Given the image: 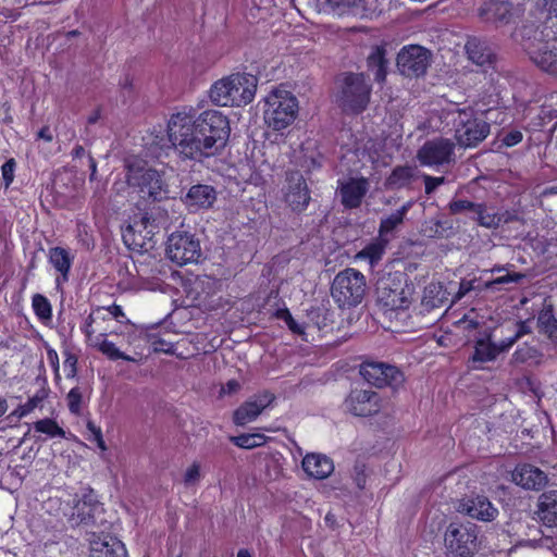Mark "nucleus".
<instances>
[{"instance_id": "1", "label": "nucleus", "mask_w": 557, "mask_h": 557, "mask_svg": "<svg viewBox=\"0 0 557 557\" xmlns=\"http://www.w3.org/2000/svg\"><path fill=\"white\" fill-rule=\"evenodd\" d=\"M230 134V121L218 110L203 111L197 117L180 112L168 123L169 140L178 156L198 162L219 154Z\"/></svg>"}, {"instance_id": "2", "label": "nucleus", "mask_w": 557, "mask_h": 557, "mask_svg": "<svg viewBox=\"0 0 557 557\" xmlns=\"http://www.w3.org/2000/svg\"><path fill=\"white\" fill-rule=\"evenodd\" d=\"M372 85L364 73L344 72L336 78L335 99L346 114H360L370 103Z\"/></svg>"}, {"instance_id": "3", "label": "nucleus", "mask_w": 557, "mask_h": 557, "mask_svg": "<svg viewBox=\"0 0 557 557\" xmlns=\"http://www.w3.org/2000/svg\"><path fill=\"white\" fill-rule=\"evenodd\" d=\"M258 79L252 74L235 73L215 82L210 89L211 101L221 107H242L250 103Z\"/></svg>"}, {"instance_id": "4", "label": "nucleus", "mask_w": 557, "mask_h": 557, "mask_svg": "<svg viewBox=\"0 0 557 557\" xmlns=\"http://www.w3.org/2000/svg\"><path fill=\"white\" fill-rule=\"evenodd\" d=\"M414 293V284L400 271L382 274L375 284L376 301L385 310L408 309Z\"/></svg>"}, {"instance_id": "5", "label": "nucleus", "mask_w": 557, "mask_h": 557, "mask_svg": "<svg viewBox=\"0 0 557 557\" xmlns=\"http://www.w3.org/2000/svg\"><path fill=\"white\" fill-rule=\"evenodd\" d=\"M74 506L70 516V522L74 527L85 528L87 534L92 531L104 533L109 530V521L106 518L103 505L90 487H85L75 495Z\"/></svg>"}, {"instance_id": "6", "label": "nucleus", "mask_w": 557, "mask_h": 557, "mask_svg": "<svg viewBox=\"0 0 557 557\" xmlns=\"http://www.w3.org/2000/svg\"><path fill=\"white\" fill-rule=\"evenodd\" d=\"M126 183L145 200L156 202L169 198V187L163 175L139 162L126 163Z\"/></svg>"}, {"instance_id": "7", "label": "nucleus", "mask_w": 557, "mask_h": 557, "mask_svg": "<svg viewBox=\"0 0 557 557\" xmlns=\"http://www.w3.org/2000/svg\"><path fill=\"white\" fill-rule=\"evenodd\" d=\"M455 139L461 148H474L490 134L491 125L471 108L456 109L451 113Z\"/></svg>"}, {"instance_id": "8", "label": "nucleus", "mask_w": 557, "mask_h": 557, "mask_svg": "<svg viewBox=\"0 0 557 557\" xmlns=\"http://www.w3.org/2000/svg\"><path fill=\"white\" fill-rule=\"evenodd\" d=\"M522 49L530 60L542 71L557 75V48L543 40L542 33L534 26H523L520 29Z\"/></svg>"}, {"instance_id": "9", "label": "nucleus", "mask_w": 557, "mask_h": 557, "mask_svg": "<svg viewBox=\"0 0 557 557\" xmlns=\"http://www.w3.org/2000/svg\"><path fill=\"white\" fill-rule=\"evenodd\" d=\"M298 112L297 98L286 90H274L265 98L264 122L274 131L289 126Z\"/></svg>"}, {"instance_id": "10", "label": "nucleus", "mask_w": 557, "mask_h": 557, "mask_svg": "<svg viewBox=\"0 0 557 557\" xmlns=\"http://www.w3.org/2000/svg\"><path fill=\"white\" fill-rule=\"evenodd\" d=\"M367 290L364 275L351 268L336 274L331 286V295L339 307H356Z\"/></svg>"}, {"instance_id": "11", "label": "nucleus", "mask_w": 557, "mask_h": 557, "mask_svg": "<svg viewBox=\"0 0 557 557\" xmlns=\"http://www.w3.org/2000/svg\"><path fill=\"white\" fill-rule=\"evenodd\" d=\"M166 256L177 265L198 263L202 257L199 239L187 232L172 233L166 242Z\"/></svg>"}, {"instance_id": "12", "label": "nucleus", "mask_w": 557, "mask_h": 557, "mask_svg": "<svg viewBox=\"0 0 557 557\" xmlns=\"http://www.w3.org/2000/svg\"><path fill=\"white\" fill-rule=\"evenodd\" d=\"M445 544L455 557H470L478 550V527L474 523H450L445 533Z\"/></svg>"}, {"instance_id": "13", "label": "nucleus", "mask_w": 557, "mask_h": 557, "mask_svg": "<svg viewBox=\"0 0 557 557\" xmlns=\"http://www.w3.org/2000/svg\"><path fill=\"white\" fill-rule=\"evenodd\" d=\"M360 374L369 384L379 388H397L405 381L404 373L396 366L377 360L363 361L360 364Z\"/></svg>"}, {"instance_id": "14", "label": "nucleus", "mask_w": 557, "mask_h": 557, "mask_svg": "<svg viewBox=\"0 0 557 557\" xmlns=\"http://www.w3.org/2000/svg\"><path fill=\"white\" fill-rule=\"evenodd\" d=\"M432 53L422 46L404 47L397 54V69L406 77H420L431 65Z\"/></svg>"}, {"instance_id": "15", "label": "nucleus", "mask_w": 557, "mask_h": 557, "mask_svg": "<svg viewBox=\"0 0 557 557\" xmlns=\"http://www.w3.org/2000/svg\"><path fill=\"white\" fill-rule=\"evenodd\" d=\"M455 143L438 137L425 141L417 152V159L424 166H441L455 161Z\"/></svg>"}, {"instance_id": "16", "label": "nucleus", "mask_w": 557, "mask_h": 557, "mask_svg": "<svg viewBox=\"0 0 557 557\" xmlns=\"http://www.w3.org/2000/svg\"><path fill=\"white\" fill-rule=\"evenodd\" d=\"M455 508L459 513L484 522L494 521L498 516V509L485 495H466L458 499Z\"/></svg>"}, {"instance_id": "17", "label": "nucleus", "mask_w": 557, "mask_h": 557, "mask_svg": "<svg viewBox=\"0 0 557 557\" xmlns=\"http://www.w3.org/2000/svg\"><path fill=\"white\" fill-rule=\"evenodd\" d=\"M347 411L357 417H369L381 410V398L376 392L354 389L345 399Z\"/></svg>"}, {"instance_id": "18", "label": "nucleus", "mask_w": 557, "mask_h": 557, "mask_svg": "<svg viewBox=\"0 0 557 557\" xmlns=\"http://www.w3.org/2000/svg\"><path fill=\"white\" fill-rule=\"evenodd\" d=\"M285 202L294 212H302L310 202V191L306 180L298 171L290 172L286 177Z\"/></svg>"}, {"instance_id": "19", "label": "nucleus", "mask_w": 557, "mask_h": 557, "mask_svg": "<svg viewBox=\"0 0 557 557\" xmlns=\"http://www.w3.org/2000/svg\"><path fill=\"white\" fill-rule=\"evenodd\" d=\"M274 399L275 396L268 391L251 396L234 411L233 422L236 425L244 426L247 423L255 421L262 411L274 401Z\"/></svg>"}, {"instance_id": "20", "label": "nucleus", "mask_w": 557, "mask_h": 557, "mask_svg": "<svg viewBox=\"0 0 557 557\" xmlns=\"http://www.w3.org/2000/svg\"><path fill=\"white\" fill-rule=\"evenodd\" d=\"M479 17L496 27L507 25L512 18V4L508 1L488 0L478 9Z\"/></svg>"}, {"instance_id": "21", "label": "nucleus", "mask_w": 557, "mask_h": 557, "mask_svg": "<svg viewBox=\"0 0 557 557\" xmlns=\"http://www.w3.org/2000/svg\"><path fill=\"white\" fill-rule=\"evenodd\" d=\"M99 531H92L88 537L90 557H126L123 543Z\"/></svg>"}, {"instance_id": "22", "label": "nucleus", "mask_w": 557, "mask_h": 557, "mask_svg": "<svg viewBox=\"0 0 557 557\" xmlns=\"http://www.w3.org/2000/svg\"><path fill=\"white\" fill-rule=\"evenodd\" d=\"M512 480L523 488L535 491L543 488L548 482L545 472L528 463L516 467L512 472Z\"/></svg>"}, {"instance_id": "23", "label": "nucleus", "mask_w": 557, "mask_h": 557, "mask_svg": "<svg viewBox=\"0 0 557 557\" xmlns=\"http://www.w3.org/2000/svg\"><path fill=\"white\" fill-rule=\"evenodd\" d=\"M182 200L188 208L208 209L215 202L216 191L210 185L196 184L188 189Z\"/></svg>"}, {"instance_id": "24", "label": "nucleus", "mask_w": 557, "mask_h": 557, "mask_svg": "<svg viewBox=\"0 0 557 557\" xmlns=\"http://www.w3.org/2000/svg\"><path fill=\"white\" fill-rule=\"evenodd\" d=\"M369 183L366 178H350L347 183L342 184L339 194L344 207L354 209L358 208L362 198L368 191Z\"/></svg>"}, {"instance_id": "25", "label": "nucleus", "mask_w": 557, "mask_h": 557, "mask_svg": "<svg viewBox=\"0 0 557 557\" xmlns=\"http://www.w3.org/2000/svg\"><path fill=\"white\" fill-rule=\"evenodd\" d=\"M302 469L311 478L323 480L332 474L334 465L332 459L322 454H308L302 459Z\"/></svg>"}, {"instance_id": "26", "label": "nucleus", "mask_w": 557, "mask_h": 557, "mask_svg": "<svg viewBox=\"0 0 557 557\" xmlns=\"http://www.w3.org/2000/svg\"><path fill=\"white\" fill-rule=\"evenodd\" d=\"M447 293L440 282H432L425 286L421 299V311L431 312L434 309L442 308L447 300Z\"/></svg>"}, {"instance_id": "27", "label": "nucleus", "mask_w": 557, "mask_h": 557, "mask_svg": "<svg viewBox=\"0 0 557 557\" xmlns=\"http://www.w3.org/2000/svg\"><path fill=\"white\" fill-rule=\"evenodd\" d=\"M537 515L545 524H557V490H548L540 495Z\"/></svg>"}, {"instance_id": "28", "label": "nucleus", "mask_w": 557, "mask_h": 557, "mask_svg": "<svg viewBox=\"0 0 557 557\" xmlns=\"http://www.w3.org/2000/svg\"><path fill=\"white\" fill-rule=\"evenodd\" d=\"M465 48L469 59L478 65L492 64L495 60V54L487 44L478 38H470Z\"/></svg>"}, {"instance_id": "29", "label": "nucleus", "mask_w": 557, "mask_h": 557, "mask_svg": "<svg viewBox=\"0 0 557 557\" xmlns=\"http://www.w3.org/2000/svg\"><path fill=\"white\" fill-rule=\"evenodd\" d=\"M386 49L383 46H375L367 58L369 70L374 72L375 82L383 84L387 75Z\"/></svg>"}, {"instance_id": "30", "label": "nucleus", "mask_w": 557, "mask_h": 557, "mask_svg": "<svg viewBox=\"0 0 557 557\" xmlns=\"http://www.w3.org/2000/svg\"><path fill=\"white\" fill-rule=\"evenodd\" d=\"M453 226L448 221H443L440 218H431L421 226V233L428 238H444L451 233Z\"/></svg>"}, {"instance_id": "31", "label": "nucleus", "mask_w": 557, "mask_h": 557, "mask_svg": "<svg viewBox=\"0 0 557 557\" xmlns=\"http://www.w3.org/2000/svg\"><path fill=\"white\" fill-rule=\"evenodd\" d=\"M49 260L55 270L61 273L62 278L66 281L72 264L70 252L62 247H53L49 250Z\"/></svg>"}, {"instance_id": "32", "label": "nucleus", "mask_w": 557, "mask_h": 557, "mask_svg": "<svg viewBox=\"0 0 557 557\" xmlns=\"http://www.w3.org/2000/svg\"><path fill=\"white\" fill-rule=\"evenodd\" d=\"M497 357V348L496 344L492 343L490 341V337L487 339L480 338L475 342L474 346V352L471 357V360L473 362H487L493 361Z\"/></svg>"}, {"instance_id": "33", "label": "nucleus", "mask_w": 557, "mask_h": 557, "mask_svg": "<svg viewBox=\"0 0 557 557\" xmlns=\"http://www.w3.org/2000/svg\"><path fill=\"white\" fill-rule=\"evenodd\" d=\"M411 206H412V202L408 201L405 205H403L400 207V209L396 210L395 212H393L385 219H382L381 223H380V230H379L380 236H384V235L391 233L398 225H400L404 221L405 215L411 208Z\"/></svg>"}, {"instance_id": "34", "label": "nucleus", "mask_w": 557, "mask_h": 557, "mask_svg": "<svg viewBox=\"0 0 557 557\" xmlns=\"http://www.w3.org/2000/svg\"><path fill=\"white\" fill-rule=\"evenodd\" d=\"M325 2L338 15L359 14L364 8V0H325Z\"/></svg>"}, {"instance_id": "35", "label": "nucleus", "mask_w": 557, "mask_h": 557, "mask_svg": "<svg viewBox=\"0 0 557 557\" xmlns=\"http://www.w3.org/2000/svg\"><path fill=\"white\" fill-rule=\"evenodd\" d=\"M386 243L384 240H375L367 245L362 250H360L356 258L368 260L371 265L377 263L385 251Z\"/></svg>"}, {"instance_id": "36", "label": "nucleus", "mask_w": 557, "mask_h": 557, "mask_svg": "<svg viewBox=\"0 0 557 557\" xmlns=\"http://www.w3.org/2000/svg\"><path fill=\"white\" fill-rule=\"evenodd\" d=\"M267 437L261 433H249L231 436L230 441L237 447L252 449L264 445Z\"/></svg>"}, {"instance_id": "37", "label": "nucleus", "mask_w": 557, "mask_h": 557, "mask_svg": "<svg viewBox=\"0 0 557 557\" xmlns=\"http://www.w3.org/2000/svg\"><path fill=\"white\" fill-rule=\"evenodd\" d=\"M412 176L411 166H397L387 177L386 184L391 188H401L410 183Z\"/></svg>"}, {"instance_id": "38", "label": "nucleus", "mask_w": 557, "mask_h": 557, "mask_svg": "<svg viewBox=\"0 0 557 557\" xmlns=\"http://www.w3.org/2000/svg\"><path fill=\"white\" fill-rule=\"evenodd\" d=\"M473 220L485 228H498L499 218H496V212L491 213L485 202H480V208L475 211Z\"/></svg>"}, {"instance_id": "39", "label": "nucleus", "mask_w": 557, "mask_h": 557, "mask_svg": "<svg viewBox=\"0 0 557 557\" xmlns=\"http://www.w3.org/2000/svg\"><path fill=\"white\" fill-rule=\"evenodd\" d=\"M541 357L542 354L535 347L523 345L513 352L512 360L517 363H537Z\"/></svg>"}, {"instance_id": "40", "label": "nucleus", "mask_w": 557, "mask_h": 557, "mask_svg": "<svg viewBox=\"0 0 557 557\" xmlns=\"http://www.w3.org/2000/svg\"><path fill=\"white\" fill-rule=\"evenodd\" d=\"M34 428L37 432L45 433L51 437H64L65 432L58 423L49 418L38 420L34 423Z\"/></svg>"}, {"instance_id": "41", "label": "nucleus", "mask_w": 557, "mask_h": 557, "mask_svg": "<svg viewBox=\"0 0 557 557\" xmlns=\"http://www.w3.org/2000/svg\"><path fill=\"white\" fill-rule=\"evenodd\" d=\"M479 208L480 202H473L467 199L459 198L451 199L450 202L447 205V209L449 211V214L451 215L461 214L466 212L475 213L476 209Z\"/></svg>"}, {"instance_id": "42", "label": "nucleus", "mask_w": 557, "mask_h": 557, "mask_svg": "<svg viewBox=\"0 0 557 557\" xmlns=\"http://www.w3.org/2000/svg\"><path fill=\"white\" fill-rule=\"evenodd\" d=\"M533 9L539 17H557V0H534Z\"/></svg>"}, {"instance_id": "43", "label": "nucleus", "mask_w": 557, "mask_h": 557, "mask_svg": "<svg viewBox=\"0 0 557 557\" xmlns=\"http://www.w3.org/2000/svg\"><path fill=\"white\" fill-rule=\"evenodd\" d=\"M32 305H33V309H34L36 315L41 321L51 320V317H52L51 305L45 296H42L41 294L34 295Z\"/></svg>"}, {"instance_id": "44", "label": "nucleus", "mask_w": 557, "mask_h": 557, "mask_svg": "<svg viewBox=\"0 0 557 557\" xmlns=\"http://www.w3.org/2000/svg\"><path fill=\"white\" fill-rule=\"evenodd\" d=\"M95 345L97 346L99 351H101L111 360L123 359L126 361H135L134 358L120 351L112 342H109L106 338H103L99 343L97 342Z\"/></svg>"}, {"instance_id": "45", "label": "nucleus", "mask_w": 557, "mask_h": 557, "mask_svg": "<svg viewBox=\"0 0 557 557\" xmlns=\"http://www.w3.org/2000/svg\"><path fill=\"white\" fill-rule=\"evenodd\" d=\"M46 397L45 391L38 392L35 396L30 397L24 405L18 406L11 416L22 418L32 412Z\"/></svg>"}, {"instance_id": "46", "label": "nucleus", "mask_w": 557, "mask_h": 557, "mask_svg": "<svg viewBox=\"0 0 557 557\" xmlns=\"http://www.w3.org/2000/svg\"><path fill=\"white\" fill-rule=\"evenodd\" d=\"M524 278V274L522 273H507L506 275L498 276L492 281H486L483 283V288L487 289H499L500 285L509 284V283H519Z\"/></svg>"}, {"instance_id": "47", "label": "nucleus", "mask_w": 557, "mask_h": 557, "mask_svg": "<svg viewBox=\"0 0 557 557\" xmlns=\"http://www.w3.org/2000/svg\"><path fill=\"white\" fill-rule=\"evenodd\" d=\"M483 281L481 278H473V280H461L459 283V289L457 294L455 295V300H460L462 297H465L468 293L471 290H478L483 292L486 290V288H483Z\"/></svg>"}, {"instance_id": "48", "label": "nucleus", "mask_w": 557, "mask_h": 557, "mask_svg": "<svg viewBox=\"0 0 557 557\" xmlns=\"http://www.w3.org/2000/svg\"><path fill=\"white\" fill-rule=\"evenodd\" d=\"M66 399H67V407H69V410L71 411V413L76 414V416L81 414L82 399H83V394H82L81 388L73 387L69 392Z\"/></svg>"}, {"instance_id": "49", "label": "nucleus", "mask_w": 557, "mask_h": 557, "mask_svg": "<svg viewBox=\"0 0 557 557\" xmlns=\"http://www.w3.org/2000/svg\"><path fill=\"white\" fill-rule=\"evenodd\" d=\"M275 317L280 320H283L293 333H304V329L295 321L287 308L276 310Z\"/></svg>"}, {"instance_id": "50", "label": "nucleus", "mask_w": 557, "mask_h": 557, "mask_svg": "<svg viewBox=\"0 0 557 557\" xmlns=\"http://www.w3.org/2000/svg\"><path fill=\"white\" fill-rule=\"evenodd\" d=\"M556 321L555 314H554V306L552 302H547L545 300L543 309L540 311L537 317V327L539 330L543 326H547L550 322Z\"/></svg>"}, {"instance_id": "51", "label": "nucleus", "mask_w": 557, "mask_h": 557, "mask_svg": "<svg viewBox=\"0 0 557 557\" xmlns=\"http://www.w3.org/2000/svg\"><path fill=\"white\" fill-rule=\"evenodd\" d=\"M16 168V162L13 158L9 159L2 166V178L4 181L5 188H9V186L12 184L14 180V171Z\"/></svg>"}, {"instance_id": "52", "label": "nucleus", "mask_w": 557, "mask_h": 557, "mask_svg": "<svg viewBox=\"0 0 557 557\" xmlns=\"http://www.w3.org/2000/svg\"><path fill=\"white\" fill-rule=\"evenodd\" d=\"M423 181H424L425 194L431 195L435 191V189L438 186H441L445 183V177L444 176L434 177V176H430V175H424Z\"/></svg>"}, {"instance_id": "53", "label": "nucleus", "mask_w": 557, "mask_h": 557, "mask_svg": "<svg viewBox=\"0 0 557 557\" xmlns=\"http://www.w3.org/2000/svg\"><path fill=\"white\" fill-rule=\"evenodd\" d=\"M200 479V466L198 463H193L186 471L184 476V482L186 484H194L198 482Z\"/></svg>"}, {"instance_id": "54", "label": "nucleus", "mask_w": 557, "mask_h": 557, "mask_svg": "<svg viewBox=\"0 0 557 557\" xmlns=\"http://www.w3.org/2000/svg\"><path fill=\"white\" fill-rule=\"evenodd\" d=\"M87 429L94 435V440L97 442L98 447L104 450L107 447L102 437L101 429L97 426L92 421L87 422Z\"/></svg>"}, {"instance_id": "55", "label": "nucleus", "mask_w": 557, "mask_h": 557, "mask_svg": "<svg viewBox=\"0 0 557 557\" xmlns=\"http://www.w3.org/2000/svg\"><path fill=\"white\" fill-rule=\"evenodd\" d=\"M77 357L71 352L66 355L64 367L69 369L67 377H74L77 374Z\"/></svg>"}, {"instance_id": "56", "label": "nucleus", "mask_w": 557, "mask_h": 557, "mask_svg": "<svg viewBox=\"0 0 557 557\" xmlns=\"http://www.w3.org/2000/svg\"><path fill=\"white\" fill-rule=\"evenodd\" d=\"M522 140V133L519 131H511L503 138V144L507 147H512Z\"/></svg>"}, {"instance_id": "57", "label": "nucleus", "mask_w": 557, "mask_h": 557, "mask_svg": "<svg viewBox=\"0 0 557 557\" xmlns=\"http://www.w3.org/2000/svg\"><path fill=\"white\" fill-rule=\"evenodd\" d=\"M354 480L359 488H364L366 485V474H364V466H356L355 467V476Z\"/></svg>"}, {"instance_id": "58", "label": "nucleus", "mask_w": 557, "mask_h": 557, "mask_svg": "<svg viewBox=\"0 0 557 557\" xmlns=\"http://www.w3.org/2000/svg\"><path fill=\"white\" fill-rule=\"evenodd\" d=\"M240 389V384L236 380H230L221 387V394H236Z\"/></svg>"}, {"instance_id": "59", "label": "nucleus", "mask_w": 557, "mask_h": 557, "mask_svg": "<svg viewBox=\"0 0 557 557\" xmlns=\"http://www.w3.org/2000/svg\"><path fill=\"white\" fill-rule=\"evenodd\" d=\"M496 218H499V226L518 220L517 214L508 210L504 212H496Z\"/></svg>"}, {"instance_id": "60", "label": "nucleus", "mask_w": 557, "mask_h": 557, "mask_svg": "<svg viewBox=\"0 0 557 557\" xmlns=\"http://www.w3.org/2000/svg\"><path fill=\"white\" fill-rule=\"evenodd\" d=\"M47 356H48L49 362L51 363V366L55 372V376L59 377V357H58L57 351L52 348H49L47 350Z\"/></svg>"}, {"instance_id": "61", "label": "nucleus", "mask_w": 557, "mask_h": 557, "mask_svg": "<svg viewBox=\"0 0 557 557\" xmlns=\"http://www.w3.org/2000/svg\"><path fill=\"white\" fill-rule=\"evenodd\" d=\"M528 322H529V320L520 321L517 323L518 330H517L516 334L513 335L516 341L521 338L523 335L531 333V327L528 325Z\"/></svg>"}, {"instance_id": "62", "label": "nucleus", "mask_w": 557, "mask_h": 557, "mask_svg": "<svg viewBox=\"0 0 557 557\" xmlns=\"http://www.w3.org/2000/svg\"><path fill=\"white\" fill-rule=\"evenodd\" d=\"M154 351H163L165 354H173V347L172 344L166 343L163 339H159L153 343Z\"/></svg>"}, {"instance_id": "63", "label": "nucleus", "mask_w": 557, "mask_h": 557, "mask_svg": "<svg viewBox=\"0 0 557 557\" xmlns=\"http://www.w3.org/2000/svg\"><path fill=\"white\" fill-rule=\"evenodd\" d=\"M517 341H516V338L513 336L510 337V338L502 341L498 345H496L497 355L503 352V351L508 350Z\"/></svg>"}, {"instance_id": "64", "label": "nucleus", "mask_w": 557, "mask_h": 557, "mask_svg": "<svg viewBox=\"0 0 557 557\" xmlns=\"http://www.w3.org/2000/svg\"><path fill=\"white\" fill-rule=\"evenodd\" d=\"M107 310L116 320L124 318V312H123L122 308L117 305H112V306L108 307Z\"/></svg>"}]
</instances>
